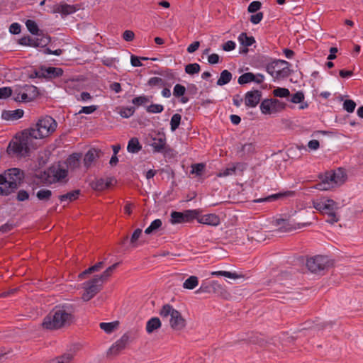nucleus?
<instances>
[{
	"label": "nucleus",
	"instance_id": "e2e57ef3",
	"mask_svg": "<svg viewBox=\"0 0 363 363\" xmlns=\"http://www.w3.org/2000/svg\"><path fill=\"white\" fill-rule=\"evenodd\" d=\"M12 90L10 87L0 88V99H6L11 96Z\"/></svg>",
	"mask_w": 363,
	"mask_h": 363
},
{
	"label": "nucleus",
	"instance_id": "412c9836",
	"mask_svg": "<svg viewBox=\"0 0 363 363\" xmlns=\"http://www.w3.org/2000/svg\"><path fill=\"white\" fill-rule=\"evenodd\" d=\"M23 111L22 109H16L14 111L4 110L1 113V118L6 121L18 120L23 117Z\"/></svg>",
	"mask_w": 363,
	"mask_h": 363
},
{
	"label": "nucleus",
	"instance_id": "f704fd0d",
	"mask_svg": "<svg viewBox=\"0 0 363 363\" xmlns=\"http://www.w3.org/2000/svg\"><path fill=\"white\" fill-rule=\"evenodd\" d=\"M52 195V191L47 189H41L36 193V197L39 201H48V200H50Z\"/></svg>",
	"mask_w": 363,
	"mask_h": 363
},
{
	"label": "nucleus",
	"instance_id": "72a5a7b5",
	"mask_svg": "<svg viewBox=\"0 0 363 363\" xmlns=\"http://www.w3.org/2000/svg\"><path fill=\"white\" fill-rule=\"evenodd\" d=\"M232 79V74L227 69L221 72L219 79L217 81V85L223 86L227 84Z\"/></svg>",
	"mask_w": 363,
	"mask_h": 363
},
{
	"label": "nucleus",
	"instance_id": "de8ad7c7",
	"mask_svg": "<svg viewBox=\"0 0 363 363\" xmlns=\"http://www.w3.org/2000/svg\"><path fill=\"white\" fill-rule=\"evenodd\" d=\"M135 111L134 107H124L121 109L119 113L121 117L128 118L134 114Z\"/></svg>",
	"mask_w": 363,
	"mask_h": 363
},
{
	"label": "nucleus",
	"instance_id": "a18cd8bd",
	"mask_svg": "<svg viewBox=\"0 0 363 363\" xmlns=\"http://www.w3.org/2000/svg\"><path fill=\"white\" fill-rule=\"evenodd\" d=\"M273 94L276 97L284 98L290 95V91L286 88L277 87L273 90Z\"/></svg>",
	"mask_w": 363,
	"mask_h": 363
},
{
	"label": "nucleus",
	"instance_id": "a878e982",
	"mask_svg": "<svg viewBox=\"0 0 363 363\" xmlns=\"http://www.w3.org/2000/svg\"><path fill=\"white\" fill-rule=\"evenodd\" d=\"M257 145L255 143H249L243 145L240 150L238 151V154L241 157L250 156L256 152Z\"/></svg>",
	"mask_w": 363,
	"mask_h": 363
},
{
	"label": "nucleus",
	"instance_id": "49530a36",
	"mask_svg": "<svg viewBox=\"0 0 363 363\" xmlns=\"http://www.w3.org/2000/svg\"><path fill=\"white\" fill-rule=\"evenodd\" d=\"M200 71V65L198 63H192L186 65L185 72L189 74H194Z\"/></svg>",
	"mask_w": 363,
	"mask_h": 363
},
{
	"label": "nucleus",
	"instance_id": "bf43d9fd",
	"mask_svg": "<svg viewBox=\"0 0 363 363\" xmlns=\"http://www.w3.org/2000/svg\"><path fill=\"white\" fill-rule=\"evenodd\" d=\"M304 100V94L302 91H297L292 95L290 101L294 104L301 103Z\"/></svg>",
	"mask_w": 363,
	"mask_h": 363
},
{
	"label": "nucleus",
	"instance_id": "603ef678",
	"mask_svg": "<svg viewBox=\"0 0 363 363\" xmlns=\"http://www.w3.org/2000/svg\"><path fill=\"white\" fill-rule=\"evenodd\" d=\"M57 181H61L67 176V170L62 168H57L53 174Z\"/></svg>",
	"mask_w": 363,
	"mask_h": 363
},
{
	"label": "nucleus",
	"instance_id": "6e6d98bb",
	"mask_svg": "<svg viewBox=\"0 0 363 363\" xmlns=\"http://www.w3.org/2000/svg\"><path fill=\"white\" fill-rule=\"evenodd\" d=\"M147 84L150 86H162L164 85V82L162 78L157 77H151L149 79V80L147 82Z\"/></svg>",
	"mask_w": 363,
	"mask_h": 363
},
{
	"label": "nucleus",
	"instance_id": "052dcab7",
	"mask_svg": "<svg viewBox=\"0 0 363 363\" xmlns=\"http://www.w3.org/2000/svg\"><path fill=\"white\" fill-rule=\"evenodd\" d=\"M263 13L262 12H258L255 14H253L250 16V22L252 23V24H258L263 18Z\"/></svg>",
	"mask_w": 363,
	"mask_h": 363
},
{
	"label": "nucleus",
	"instance_id": "58836bf2",
	"mask_svg": "<svg viewBox=\"0 0 363 363\" xmlns=\"http://www.w3.org/2000/svg\"><path fill=\"white\" fill-rule=\"evenodd\" d=\"M162 225V222L160 219H155L150 223V226L145 229V233L147 235L151 234L158 230Z\"/></svg>",
	"mask_w": 363,
	"mask_h": 363
},
{
	"label": "nucleus",
	"instance_id": "c85d7f7f",
	"mask_svg": "<svg viewBox=\"0 0 363 363\" xmlns=\"http://www.w3.org/2000/svg\"><path fill=\"white\" fill-rule=\"evenodd\" d=\"M161 327V321L159 318H151L146 323V331L147 333H152L155 330Z\"/></svg>",
	"mask_w": 363,
	"mask_h": 363
},
{
	"label": "nucleus",
	"instance_id": "37998d69",
	"mask_svg": "<svg viewBox=\"0 0 363 363\" xmlns=\"http://www.w3.org/2000/svg\"><path fill=\"white\" fill-rule=\"evenodd\" d=\"M117 325V322L101 323L99 325L100 328L104 330L106 333H112Z\"/></svg>",
	"mask_w": 363,
	"mask_h": 363
},
{
	"label": "nucleus",
	"instance_id": "e433bc0d",
	"mask_svg": "<svg viewBox=\"0 0 363 363\" xmlns=\"http://www.w3.org/2000/svg\"><path fill=\"white\" fill-rule=\"evenodd\" d=\"M199 284L198 277L191 276L183 284V287L187 289H194Z\"/></svg>",
	"mask_w": 363,
	"mask_h": 363
},
{
	"label": "nucleus",
	"instance_id": "338daca9",
	"mask_svg": "<svg viewBox=\"0 0 363 363\" xmlns=\"http://www.w3.org/2000/svg\"><path fill=\"white\" fill-rule=\"evenodd\" d=\"M21 27L18 23H13L9 27V31L12 34H18L21 33Z\"/></svg>",
	"mask_w": 363,
	"mask_h": 363
},
{
	"label": "nucleus",
	"instance_id": "20e7f679",
	"mask_svg": "<svg viewBox=\"0 0 363 363\" xmlns=\"http://www.w3.org/2000/svg\"><path fill=\"white\" fill-rule=\"evenodd\" d=\"M28 130H24L22 132L21 136L18 139L14 141L10 142L8 151L11 153H13L17 156H26L29 152V145L31 143V136L27 133Z\"/></svg>",
	"mask_w": 363,
	"mask_h": 363
},
{
	"label": "nucleus",
	"instance_id": "bb28decb",
	"mask_svg": "<svg viewBox=\"0 0 363 363\" xmlns=\"http://www.w3.org/2000/svg\"><path fill=\"white\" fill-rule=\"evenodd\" d=\"M99 157L98 152L96 149L89 150L84 155V164L86 168H89L93 162Z\"/></svg>",
	"mask_w": 363,
	"mask_h": 363
},
{
	"label": "nucleus",
	"instance_id": "c9c22d12",
	"mask_svg": "<svg viewBox=\"0 0 363 363\" xmlns=\"http://www.w3.org/2000/svg\"><path fill=\"white\" fill-rule=\"evenodd\" d=\"M73 357L72 353H65L58 357L52 359L50 363H71Z\"/></svg>",
	"mask_w": 363,
	"mask_h": 363
},
{
	"label": "nucleus",
	"instance_id": "4c0bfd02",
	"mask_svg": "<svg viewBox=\"0 0 363 363\" xmlns=\"http://www.w3.org/2000/svg\"><path fill=\"white\" fill-rule=\"evenodd\" d=\"M184 214V220L186 222H189L194 219L198 220V216L199 214V210H186L182 212Z\"/></svg>",
	"mask_w": 363,
	"mask_h": 363
},
{
	"label": "nucleus",
	"instance_id": "9d476101",
	"mask_svg": "<svg viewBox=\"0 0 363 363\" xmlns=\"http://www.w3.org/2000/svg\"><path fill=\"white\" fill-rule=\"evenodd\" d=\"M259 108L263 114H271L284 109L285 104L278 99H264L261 102Z\"/></svg>",
	"mask_w": 363,
	"mask_h": 363
},
{
	"label": "nucleus",
	"instance_id": "2f4dec72",
	"mask_svg": "<svg viewBox=\"0 0 363 363\" xmlns=\"http://www.w3.org/2000/svg\"><path fill=\"white\" fill-rule=\"evenodd\" d=\"M238 41L242 45L246 48L251 46L255 43V38L253 36H248L246 33H241L239 35Z\"/></svg>",
	"mask_w": 363,
	"mask_h": 363
},
{
	"label": "nucleus",
	"instance_id": "ddd939ff",
	"mask_svg": "<svg viewBox=\"0 0 363 363\" xmlns=\"http://www.w3.org/2000/svg\"><path fill=\"white\" fill-rule=\"evenodd\" d=\"M4 174L7 177L8 180L10 181V185H13L16 189L24 177L23 172L18 168L9 169L5 171Z\"/></svg>",
	"mask_w": 363,
	"mask_h": 363
},
{
	"label": "nucleus",
	"instance_id": "f257e3e1",
	"mask_svg": "<svg viewBox=\"0 0 363 363\" xmlns=\"http://www.w3.org/2000/svg\"><path fill=\"white\" fill-rule=\"evenodd\" d=\"M75 306L72 303L55 306L43 318L42 326L46 330H58L70 325L74 320Z\"/></svg>",
	"mask_w": 363,
	"mask_h": 363
},
{
	"label": "nucleus",
	"instance_id": "0eeeda50",
	"mask_svg": "<svg viewBox=\"0 0 363 363\" xmlns=\"http://www.w3.org/2000/svg\"><path fill=\"white\" fill-rule=\"evenodd\" d=\"M102 284H103L100 281V278H96V277L85 282L84 284V292L82 294V298L84 301L91 300L101 291Z\"/></svg>",
	"mask_w": 363,
	"mask_h": 363
},
{
	"label": "nucleus",
	"instance_id": "09e8293b",
	"mask_svg": "<svg viewBox=\"0 0 363 363\" xmlns=\"http://www.w3.org/2000/svg\"><path fill=\"white\" fill-rule=\"evenodd\" d=\"M205 168L203 163H196L191 165V174H195L196 176H201Z\"/></svg>",
	"mask_w": 363,
	"mask_h": 363
},
{
	"label": "nucleus",
	"instance_id": "5fc2aeb1",
	"mask_svg": "<svg viewBox=\"0 0 363 363\" xmlns=\"http://www.w3.org/2000/svg\"><path fill=\"white\" fill-rule=\"evenodd\" d=\"M185 91H186V88L184 86L179 84H177L174 86V89H173V95L175 97H180V96H184V94H185Z\"/></svg>",
	"mask_w": 363,
	"mask_h": 363
},
{
	"label": "nucleus",
	"instance_id": "39448f33",
	"mask_svg": "<svg viewBox=\"0 0 363 363\" xmlns=\"http://www.w3.org/2000/svg\"><path fill=\"white\" fill-rule=\"evenodd\" d=\"M160 315L162 318L170 316V326L175 330H180L186 325V321L182 316L180 312L174 309L172 306L169 304H165L162 306Z\"/></svg>",
	"mask_w": 363,
	"mask_h": 363
},
{
	"label": "nucleus",
	"instance_id": "4be33fe9",
	"mask_svg": "<svg viewBox=\"0 0 363 363\" xmlns=\"http://www.w3.org/2000/svg\"><path fill=\"white\" fill-rule=\"evenodd\" d=\"M279 225H281L280 228L281 231L288 232L291 231L293 230L300 228L301 227L308 226L310 225V223H291L289 220H282L281 222L278 223Z\"/></svg>",
	"mask_w": 363,
	"mask_h": 363
},
{
	"label": "nucleus",
	"instance_id": "1a4fd4ad",
	"mask_svg": "<svg viewBox=\"0 0 363 363\" xmlns=\"http://www.w3.org/2000/svg\"><path fill=\"white\" fill-rule=\"evenodd\" d=\"M329 264V259L326 256L317 255L307 259L306 266L311 272L317 273L324 270Z\"/></svg>",
	"mask_w": 363,
	"mask_h": 363
},
{
	"label": "nucleus",
	"instance_id": "f03ea898",
	"mask_svg": "<svg viewBox=\"0 0 363 363\" xmlns=\"http://www.w3.org/2000/svg\"><path fill=\"white\" fill-rule=\"evenodd\" d=\"M57 126L55 120L49 116L42 117L38 120L35 128L27 129L31 138L34 139H42L53 133Z\"/></svg>",
	"mask_w": 363,
	"mask_h": 363
},
{
	"label": "nucleus",
	"instance_id": "393cba45",
	"mask_svg": "<svg viewBox=\"0 0 363 363\" xmlns=\"http://www.w3.org/2000/svg\"><path fill=\"white\" fill-rule=\"evenodd\" d=\"M142 150V145L140 143L138 138H131L127 145V151L130 153L135 154Z\"/></svg>",
	"mask_w": 363,
	"mask_h": 363
},
{
	"label": "nucleus",
	"instance_id": "aec40b11",
	"mask_svg": "<svg viewBox=\"0 0 363 363\" xmlns=\"http://www.w3.org/2000/svg\"><path fill=\"white\" fill-rule=\"evenodd\" d=\"M15 190L13 185H10V181L8 180L6 174L4 173L0 174V194L7 196Z\"/></svg>",
	"mask_w": 363,
	"mask_h": 363
},
{
	"label": "nucleus",
	"instance_id": "8fccbe9b",
	"mask_svg": "<svg viewBox=\"0 0 363 363\" xmlns=\"http://www.w3.org/2000/svg\"><path fill=\"white\" fill-rule=\"evenodd\" d=\"M150 101V99L147 96L142 95L135 97L132 100V103L138 106H143Z\"/></svg>",
	"mask_w": 363,
	"mask_h": 363
},
{
	"label": "nucleus",
	"instance_id": "f3484780",
	"mask_svg": "<svg viewBox=\"0 0 363 363\" xmlns=\"http://www.w3.org/2000/svg\"><path fill=\"white\" fill-rule=\"evenodd\" d=\"M77 11V8L74 5L60 3L55 4L52 8V13H60L62 16H66L72 14Z\"/></svg>",
	"mask_w": 363,
	"mask_h": 363
},
{
	"label": "nucleus",
	"instance_id": "6ab92c4d",
	"mask_svg": "<svg viewBox=\"0 0 363 363\" xmlns=\"http://www.w3.org/2000/svg\"><path fill=\"white\" fill-rule=\"evenodd\" d=\"M197 221L199 223L205 224L211 226H217L220 224V218L214 213H209L206 215L198 216Z\"/></svg>",
	"mask_w": 363,
	"mask_h": 363
},
{
	"label": "nucleus",
	"instance_id": "a19ab883",
	"mask_svg": "<svg viewBox=\"0 0 363 363\" xmlns=\"http://www.w3.org/2000/svg\"><path fill=\"white\" fill-rule=\"evenodd\" d=\"M170 221L172 224L186 223L183 213L178 211H172L171 213Z\"/></svg>",
	"mask_w": 363,
	"mask_h": 363
},
{
	"label": "nucleus",
	"instance_id": "4d7b16f0",
	"mask_svg": "<svg viewBox=\"0 0 363 363\" xmlns=\"http://www.w3.org/2000/svg\"><path fill=\"white\" fill-rule=\"evenodd\" d=\"M142 234V230L140 228H137L134 230L133 233L132 234V236L130 238V243L132 244L133 247H138L137 240L140 238V236Z\"/></svg>",
	"mask_w": 363,
	"mask_h": 363
},
{
	"label": "nucleus",
	"instance_id": "c03bdc74",
	"mask_svg": "<svg viewBox=\"0 0 363 363\" xmlns=\"http://www.w3.org/2000/svg\"><path fill=\"white\" fill-rule=\"evenodd\" d=\"M26 27L29 32L33 35H38L39 28L37 23L33 20H27L26 22Z\"/></svg>",
	"mask_w": 363,
	"mask_h": 363
},
{
	"label": "nucleus",
	"instance_id": "79ce46f5",
	"mask_svg": "<svg viewBox=\"0 0 363 363\" xmlns=\"http://www.w3.org/2000/svg\"><path fill=\"white\" fill-rule=\"evenodd\" d=\"M182 120V116L179 113H175L172 116L170 121V129L172 132L175 131L179 126Z\"/></svg>",
	"mask_w": 363,
	"mask_h": 363
},
{
	"label": "nucleus",
	"instance_id": "864d4df0",
	"mask_svg": "<svg viewBox=\"0 0 363 363\" xmlns=\"http://www.w3.org/2000/svg\"><path fill=\"white\" fill-rule=\"evenodd\" d=\"M356 107V103L351 99H346L343 103V108L348 113H352Z\"/></svg>",
	"mask_w": 363,
	"mask_h": 363
},
{
	"label": "nucleus",
	"instance_id": "473e14b6",
	"mask_svg": "<svg viewBox=\"0 0 363 363\" xmlns=\"http://www.w3.org/2000/svg\"><path fill=\"white\" fill-rule=\"evenodd\" d=\"M119 262H116L109 267H108L102 274L95 276L96 278H100V281L103 284L109 277L111 276L113 271L118 267Z\"/></svg>",
	"mask_w": 363,
	"mask_h": 363
},
{
	"label": "nucleus",
	"instance_id": "ea45409f",
	"mask_svg": "<svg viewBox=\"0 0 363 363\" xmlns=\"http://www.w3.org/2000/svg\"><path fill=\"white\" fill-rule=\"evenodd\" d=\"M253 80H255L254 74L252 72H246L239 77L238 82L240 84H245L252 82Z\"/></svg>",
	"mask_w": 363,
	"mask_h": 363
},
{
	"label": "nucleus",
	"instance_id": "f8f14e48",
	"mask_svg": "<svg viewBox=\"0 0 363 363\" xmlns=\"http://www.w3.org/2000/svg\"><path fill=\"white\" fill-rule=\"evenodd\" d=\"M35 89V86L26 84L23 87L15 89L13 99L16 101H30L35 96V94L30 96L28 92L34 91Z\"/></svg>",
	"mask_w": 363,
	"mask_h": 363
},
{
	"label": "nucleus",
	"instance_id": "0e129e2a",
	"mask_svg": "<svg viewBox=\"0 0 363 363\" xmlns=\"http://www.w3.org/2000/svg\"><path fill=\"white\" fill-rule=\"evenodd\" d=\"M236 47V44L233 40H228L222 45L224 51L229 52L233 50Z\"/></svg>",
	"mask_w": 363,
	"mask_h": 363
},
{
	"label": "nucleus",
	"instance_id": "774afa93",
	"mask_svg": "<svg viewBox=\"0 0 363 363\" xmlns=\"http://www.w3.org/2000/svg\"><path fill=\"white\" fill-rule=\"evenodd\" d=\"M135 34L133 31L126 30L123 34V38L128 42H130L134 39Z\"/></svg>",
	"mask_w": 363,
	"mask_h": 363
},
{
	"label": "nucleus",
	"instance_id": "c756f323",
	"mask_svg": "<svg viewBox=\"0 0 363 363\" xmlns=\"http://www.w3.org/2000/svg\"><path fill=\"white\" fill-rule=\"evenodd\" d=\"M79 194H80V190L77 189V190H74V191L67 192L65 194L59 196V199L60 200L61 202L67 201L69 203V202L75 201L77 199H78Z\"/></svg>",
	"mask_w": 363,
	"mask_h": 363
},
{
	"label": "nucleus",
	"instance_id": "423d86ee",
	"mask_svg": "<svg viewBox=\"0 0 363 363\" xmlns=\"http://www.w3.org/2000/svg\"><path fill=\"white\" fill-rule=\"evenodd\" d=\"M289 63L283 60H274L266 65V71L271 76L279 77H288L289 74Z\"/></svg>",
	"mask_w": 363,
	"mask_h": 363
},
{
	"label": "nucleus",
	"instance_id": "cd10ccee",
	"mask_svg": "<svg viewBox=\"0 0 363 363\" xmlns=\"http://www.w3.org/2000/svg\"><path fill=\"white\" fill-rule=\"evenodd\" d=\"M63 74V70L60 67H45V79H51L61 77Z\"/></svg>",
	"mask_w": 363,
	"mask_h": 363
},
{
	"label": "nucleus",
	"instance_id": "69168bd1",
	"mask_svg": "<svg viewBox=\"0 0 363 363\" xmlns=\"http://www.w3.org/2000/svg\"><path fill=\"white\" fill-rule=\"evenodd\" d=\"M97 109V106L95 105H91L89 106H84L79 111V113H85V114H91L94 113Z\"/></svg>",
	"mask_w": 363,
	"mask_h": 363
},
{
	"label": "nucleus",
	"instance_id": "680f3d73",
	"mask_svg": "<svg viewBox=\"0 0 363 363\" xmlns=\"http://www.w3.org/2000/svg\"><path fill=\"white\" fill-rule=\"evenodd\" d=\"M38 43L35 45L40 47H45L50 42V37L48 35H42L40 38H38Z\"/></svg>",
	"mask_w": 363,
	"mask_h": 363
},
{
	"label": "nucleus",
	"instance_id": "5701e85b",
	"mask_svg": "<svg viewBox=\"0 0 363 363\" xmlns=\"http://www.w3.org/2000/svg\"><path fill=\"white\" fill-rule=\"evenodd\" d=\"M82 155L73 153L67 160V166L69 169L74 170L79 167Z\"/></svg>",
	"mask_w": 363,
	"mask_h": 363
},
{
	"label": "nucleus",
	"instance_id": "6e6552de",
	"mask_svg": "<svg viewBox=\"0 0 363 363\" xmlns=\"http://www.w3.org/2000/svg\"><path fill=\"white\" fill-rule=\"evenodd\" d=\"M313 207L322 213H331L337 208V203L333 199L320 197L312 201Z\"/></svg>",
	"mask_w": 363,
	"mask_h": 363
},
{
	"label": "nucleus",
	"instance_id": "dca6fc26",
	"mask_svg": "<svg viewBox=\"0 0 363 363\" xmlns=\"http://www.w3.org/2000/svg\"><path fill=\"white\" fill-rule=\"evenodd\" d=\"M128 342L129 336L127 334H124L119 340L112 345L108 351V354L111 355L118 354L121 350L125 348Z\"/></svg>",
	"mask_w": 363,
	"mask_h": 363
},
{
	"label": "nucleus",
	"instance_id": "7ed1b4c3",
	"mask_svg": "<svg viewBox=\"0 0 363 363\" xmlns=\"http://www.w3.org/2000/svg\"><path fill=\"white\" fill-rule=\"evenodd\" d=\"M347 178L345 169L337 168L333 171H329L321 177L320 182L316 184L315 189L320 191H328L332 188L340 185L345 182Z\"/></svg>",
	"mask_w": 363,
	"mask_h": 363
},
{
	"label": "nucleus",
	"instance_id": "4468645a",
	"mask_svg": "<svg viewBox=\"0 0 363 363\" xmlns=\"http://www.w3.org/2000/svg\"><path fill=\"white\" fill-rule=\"evenodd\" d=\"M262 98V91L259 90H251L245 95V104L247 107L255 108L259 103Z\"/></svg>",
	"mask_w": 363,
	"mask_h": 363
},
{
	"label": "nucleus",
	"instance_id": "9b49d317",
	"mask_svg": "<svg viewBox=\"0 0 363 363\" xmlns=\"http://www.w3.org/2000/svg\"><path fill=\"white\" fill-rule=\"evenodd\" d=\"M211 291L225 299L230 296L228 291L217 281H212L209 286L202 284L197 292H211Z\"/></svg>",
	"mask_w": 363,
	"mask_h": 363
},
{
	"label": "nucleus",
	"instance_id": "b1692460",
	"mask_svg": "<svg viewBox=\"0 0 363 363\" xmlns=\"http://www.w3.org/2000/svg\"><path fill=\"white\" fill-rule=\"evenodd\" d=\"M294 191H284V192H280L278 194H272L269 196L257 199L255 201L257 202V203L265 202V201H274V200L278 199L281 197L291 196H294Z\"/></svg>",
	"mask_w": 363,
	"mask_h": 363
},
{
	"label": "nucleus",
	"instance_id": "13d9d810",
	"mask_svg": "<svg viewBox=\"0 0 363 363\" xmlns=\"http://www.w3.org/2000/svg\"><path fill=\"white\" fill-rule=\"evenodd\" d=\"M262 7V4L259 1H254L250 4L247 8L249 13H255Z\"/></svg>",
	"mask_w": 363,
	"mask_h": 363
},
{
	"label": "nucleus",
	"instance_id": "a211bd4d",
	"mask_svg": "<svg viewBox=\"0 0 363 363\" xmlns=\"http://www.w3.org/2000/svg\"><path fill=\"white\" fill-rule=\"evenodd\" d=\"M113 180L112 177L96 179L90 183V186L95 191H104L113 184Z\"/></svg>",
	"mask_w": 363,
	"mask_h": 363
},
{
	"label": "nucleus",
	"instance_id": "3c124183",
	"mask_svg": "<svg viewBox=\"0 0 363 363\" xmlns=\"http://www.w3.org/2000/svg\"><path fill=\"white\" fill-rule=\"evenodd\" d=\"M146 111L150 113H159L164 111V106L161 104H151L146 108Z\"/></svg>",
	"mask_w": 363,
	"mask_h": 363
},
{
	"label": "nucleus",
	"instance_id": "7c9ffc66",
	"mask_svg": "<svg viewBox=\"0 0 363 363\" xmlns=\"http://www.w3.org/2000/svg\"><path fill=\"white\" fill-rule=\"evenodd\" d=\"M211 274L214 277L223 276L233 279H240L243 277L241 274H238L235 272H231L228 271H213Z\"/></svg>",
	"mask_w": 363,
	"mask_h": 363
},
{
	"label": "nucleus",
	"instance_id": "2eb2a0df",
	"mask_svg": "<svg viewBox=\"0 0 363 363\" xmlns=\"http://www.w3.org/2000/svg\"><path fill=\"white\" fill-rule=\"evenodd\" d=\"M167 144L166 136L164 133H158L152 138L150 145L154 152H162L164 150Z\"/></svg>",
	"mask_w": 363,
	"mask_h": 363
}]
</instances>
